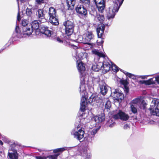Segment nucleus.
I'll use <instances>...</instances> for the list:
<instances>
[{
    "label": "nucleus",
    "mask_w": 159,
    "mask_h": 159,
    "mask_svg": "<svg viewBox=\"0 0 159 159\" xmlns=\"http://www.w3.org/2000/svg\"><path fill=\"white\" fill-rule=\"evenodd\" d=\"M65 27L64 30L66 34L69 36L73 33L75 27V23L73 20H67L63 23Z\"/></svg>",
    "instance_id": "nucleus-1"
},
{
    "label": "nucleus",
    "mask_w": 159,
    "mask_h": 159,
    "mask_svg": "<svg viewBox=\"0 0 159 159\" xmlns=\"http://www.w3.org/2000/svg\"><path fill=\"white\" fill-rule=\"evenodd\" d=\"M105 28V25L103 23L99 24L97 29V32L98 37L101 39L100 41L98 40L97 41V44L98 45L103 46V43L104 42V38L102 37Z\"/></svg>",
    "instance_id": "nucleus-2"
},
{
    "label": "nucleus",
    "mask_w": 159,
    "mask_h": 159,
    "mask_svg": "<svg viewBox=\"0 0 159 159\" xmlns=\"http://www.w3.org/2000/svg\"><path fill=\"white\" fill-rule=\"evenodd\" d=\"M149 110L152 114L159 116V102L153 99L151 103Z\"/></svg>",
    "instance_id": "nucleus-3"
},
{
    "label": "nucleus",
    "mask_w": 159,
    "mask_h": 159,
    "mask_svg": "<svg viewBox=\"0 0 159 159\" xmlns=\"http://www.w3.org/2000/svg\"><path fill=\"white\" fill-rule=\"evenodd\" d=\"M112 117L115 120L120 119L121 120L125 121L129 119V116L128 114H126L125 112L121 110H119L117 114L112 116Z\"/></svg>",
    "instance_id": "nucleus-4"
},
{
    "label": "nucleus",
    "mask_w": 159,
    "mask_h": 159,
    "mask_svg": "<svg viewBox=\"0 0 159 159\" xmlns=\"http://www.w3.org/2000/svg\"><path fill=\"white\" fill-rule=\"evenodd\" d=\"M76 13L82 16H85L88 14L87 8L82 4H78L75 8Z\"/></svg>",
    "instance_id": "nucleus-5"
},
{
    "label": "nucleus",
    "mask_w": 159,
    "mask_h": 159,
    "mask_svg": "<svg viewBox=\"0 0 159 159\" xmlns=\"http://www.w3.org/2000/svg\"><path fill=\"white\" fill-rule=\"evenodd\" d=\"M38 32V35L40 33H41L49 37H50L51 35V31L49 30L48 27L43 24L40 25Z\"/></svg>",
    "instance_id": "nucleus-6"
},
{
    "label": "nucleus",
    "mask_w": 159,
    "mask_h": 159,
    "mask_svg": "<svg viewBox=\"0 0 159 159\" xmlns=\"http://www.w3.org/2000/svg\"><path fill=\"white\" fill-rule=\"evenodd\" d=\"M109 62H111V61L109 60L108 61L107 60H105L102 62V70L103 71V72L104 73H107L110 70L111 65Z\"/></svg>",
    "instance_id": "nucleus-7"
},
{
    "label": "nucleus",
    "mask_w": 159,
    "mask_h": 159,
    "mask_svg": "<svg viewBox=\"0 0 159 159\" xmlns=\"http://www.w3.org/2000/svg\"><path fill=\"white\" fill-rule=\"evenodd\" d=\"M77 69L81 73L83 74L85 70V64L80 60H77L76 62Z\"/></svg>",
    "instance_id": "nucleus-8"
},
{
    "label": "nucleus",
    "mask_w": 159,
    "mask_h": 159,
    "mask_svg": "<svg viewBox=\"0 0 159 159\" xmlns=\"http://www.w3.org/2000/svg\"><path fill=\"white\" fill-rule=\"evenodd\" d=\"M84 134V131L81 128L79 129L77 131L75 132L73 134V135L75 138L81 142L80 140L83 138Z\"/></svg>",
    "instance_id": "nucleus-9"
},
{
    "label": "nucleus",
    "mask_w": 159,
    "mask_h": 159,
    "mask_svg": "<svg viewBox=\"0 0 159 159\" xmlns=\"http://www.w3.org/2000/svg\"><path fill=\"white\" fill-rule=\"evenodd\" d=\"M153 78H151L147 81H140V84H144L147 85H150L154 84L156 81L158 84H159V75L155 78V80H153Z\"/></svg>",
    "instance_id": "nucleus-10"
},
{
    "label": "nucleus",
    "mask_w": 159,
    "mask_h": 159,
    "mask_svg": "<svg viewBox=\"0 0 159 159\" xmlns=\"http://www.w3.org/2000/svg\"><path fill=\"white\" fill-rule=\"evenodd\" d=\"M29 26L32 28L33 30H35L36 34L38 35V31H39L40 26L39 25V23L37 20L34 21L31 24H30V25Z\"/></svg>",
    "instance_id": "nucleus-11"
},
{
    "label": "nucleus",
    "mask_w": 159,
    "mask_h": 159,
    "mask_svg": "<svg viewBox=\"0 0 159 159\" xmlns=\"http://www.w3.org/2000/svg\"><path fill=\"white\" fill-rule=\"evenodd\" d=\"M114 92L113 94V98L115 99L118 102H121L124 98V95L123 93H121Z\"/></svg>",
    "instance_id": "nucleus-12"
},
{
    "label": "nucleus",
    "mask_w": 159,
    "mask_h": 159,
    "mask_svg": "<svg viewBox=\"0 0 159 159\" xmlns=\"http://www.w3.org/2000/svg\"><path fill=\"white\" fill-rule=\"evenodd\" d=\"M87 100V98L84 97H83L81 99V102L80 103V110L83 112L85 111V108L88 103Z\"/></svg>",
    "instance_id": "nucleus-13"
},
{
    "label": "nucleus",
    "mask_w": 159,
    "mask_h": 159,
    "mask_svg": "<svg viewBox=\"0 0 159 159\" xmlns=\"http://www.w3.org/2000/svg\"><path fill=\"white\" fill-rule=\"evenodd\" d=\"M37 17L40 21H41L42 20L45 19V14L43 10V9H39L36 13Z\"/></svg>",
    "instance_id": "nucleus-14"
},
{
    "label": "nucleus",
    "mask_w": 159,
    "mask_h": 159,
    "mask_svg": "<svg viewBox=\"0 0 159 159\" xmlns=\"http://www.w3.org/2000/svg\"><path fill=\"white\" fill-rule=\"evenodd\" d=\"M105 118V115L103 111V112L99 114L98 116L95 117V120L96 122L98 123H102L104 121Z\"/></svg>",
    "instance_id": "nucleus-15"
},
{
    "label": "nucleus",
    "mask_w": 159,
    "mask_h": 159,
    "mask_svg": "<svg viewBox=\"0 0 159 159\" xmlns=\"http://www.w3.org/2000/svg\"><path fill=\"white\" fill-rule=\"evenodd\" d=\"M124 0H121L120 2L118 0H116L114 1V10H116V11H118L119 8L121 5L122 4Z\"/></svg>",
    "instance_id": "nucleus-16"
},
{
    "label": "nucleus",
    "mask_w": 159,
    "mask_h": 159,
    "mask_svg": "<svg viewBox=\"0 0 159 159\" xmlns=\"http://www.w3.org/2000/svg\"><path fill=\"white\" fill-rule=\"evenodd\" d=\"M118 11H116V10H114V7L111 10H109L108 12L107 13V18L108 19L110 20L111 19L113 18L116 15V13Z\"/></svg>",
    "instance_id": "nucleus-17"
},
{
    "label": "nucleus",
    "mask_w": 159,
    "mask_h": 159,
    "mask_svg": "<svg viewBox=\"0 0 159 159\" xmlns=\"http://www.w3.org/2000/svg\"><path fill=\"white\" fill-rule=\"evenodd\" d=\"M49 22L53 25H57L59 24L58 19L56 16L54 17H49Z\"/></svg>",
    "instance_id": "nucleus-18"
},
{
    "label": "nucleus",
    "mask_w": 159,
    "mask_h": 159,
    "mask_svg": "<svg viewBox=\"0 0 159 159\" xmlns=\"http://www.w3.org/2000/svg\"><path fill=\"white\" fill-rule=\"evenodd\" d=\"M66 2L68 9H73L76 0H66Z\"/></svg>",
    "instance_id": "nucleus-19"
},
{
    "label": "nucleus",
    "mask_w": 159,
    "mask_h": 159,
    "mask_svg": "<svg viewBox=\"0 0 159 159\" xmlns=\"http://www.w3.org/2000/svg\"><path fill=\"white\" fill-rule=\"evenodd\" d=\"M28 27H23V34H26L28 35H30L31 34L33 31V30L32 28L29 26Z\"/></svg>",
    "instance_id": "nucleus-20"
},
{
    "label": "nucleus",
    "mask_w": 159,
    "mask_h": 159,
    "mask_svg": "<svg viewBox=\"0 0 159 159\" xmlns=\"http://www.w3.org/2000/svg\"><path fill=\"white\" fill-rule=\"evenodd\" d=\"M98 11L100 13H103L106 7V3H102V4L96 5Z\"/></svg>",
    "instance_id": "nucleus-21"
},
{
    "label": "nucleus",
    "mask_w": 159,
    "mask_h": 159,
    "mask_svg": "<svg viewBox=\"0 0 159 159\" xmlns=\"http://www.w3.org/2000/svg\"><path fill=\"white\" fill-rule=\"evenodd\" d=\"M56 9L52 7H51L49 8L48 11V15L49 17H54L56 16Z\"/></svg>",
    "instance_id": "nucleus-22"
},
{
    "label": "nucleus",
    "mask_w": 159,
    "mask_h": 159,
    "mask_svg": "<svg viewBox=\"0 0 159 159\" xmlns=\"http://www.w3.org/2000/svg\"><path fill=\"white\" fill-rule=\"evenodd\" d=\"M102 62H98L96 65H94L92 66V68L94 71H98L99 70H102Z\"/></svg>",
    "instance_id": "nucleus-23"
},
{
    "label": "nucleus",
    "mask_w": 159,
    "mask_h": 159,
    "mask_svg": "<svg viewBox=\"0 0 159 159\" xmlns=\"http://www.w3.org/2000/svg\"><path fill=\"white\" fill-rule=\"evenodd\" d=\"M94 36L92 34V32H89L88 34L87 35L86 37H85V39L86 40V42H87V44H89V42L90 40L93 39L94 37Z\"/></svg>",
    "instance_id": "nucleus-24"
},
{
    "label": "nucleus",
    "mask_w": 159,
    "mask_h": 159,
    "mask_svg": "<svg viewBox=\"0 0 159 159\" xmlns=\"http://www.w3.org/2000/svg\"><path fill=\"white\" fill-rule=\"evenodd\" d=\"M8 156L10 159H18V154L16 150H15L14 153L8 152Z\"/></svg>",
    "instance_id": "nucleus-25"
},
{
    "label": "nucleus",
    "mask_w": 159,
    "mask_h": 159,
    "mask_svg": "<svg viewBox=\"0 0 159 159\" xmlns=\"http://www.w3.org/2000/svg\"><path fill=\"white\" fill-rule=\"evenodd\" d=\"M78 43H82L84 44H87L85 38H84L81 35H79L78 38L75 40Z\"/></svg>",
    "instance_id": "nucleus-26"
},
{
    "label": "nucleus",
    "mask_w": 159,
    "mask_h": 159,
    "mask_svg": "<svg viewBox=\"0 0 159 159\" xmlns=\"http://www.w3.org/2000/svg\"><path fill=\"white\" fill-rule=\"evenodd\" d=\"M100 89L101 94L103 95H106L108 91L106 86L104 85H101L100 86Z\"/></svg>",
    "instance_id": "nucleus-27"
},
{
    "label": "nucleus",
    "mask_w": 159,
    "mask_h": 159,
    "mask_svg": "<svg viewBox=\"0 0 159 159\" xmlns=\"http://www.w3.org/2000/svg\"><path fill=\"white\" fill-rule=\"evenodd\" d=\"M80 92V93H85L86 91L85 88V84L80 83L79 87Z\"/></svg>",
    "instance_id": "nucleus-28"
},
{
    "label": "nucleus",
    "mask_w": 159,
    "mask_h": 159,
    "mask_svg": "<svg viewBox=\"0 0 159 159\" xmlns=\"http://www.w3.org/2000/svg\"><path fill=\"white\" fill-rule=\"evenodd\" d=\"M96 94L93 93L89 98L88 102L90 104H91L92 102L96 100Z\"/></svg>",
    "instance_id": "nucleus-29"
},
{
    "label": "nucleus",
    "mask_w": 159,
    "mask_h": 159,
    "mask_svg": "<svg viewBox=\"0 0 159 159\" xmlns=\"http://www.w3.org/2000/svg\"><path fill=\"white\" fill-rule=\"evenodd\" d=\"M96 17L98 21H100V23H103L105 20V17L103 15L97 14L96 15Z\"/></svg>",
    "instance_id": "nucleus-30"
},
{
    "label": "nucleus",
    "mask_w": 159,
    "mask_h": 159,
    "mask_svg": "<svg viewBox=\"0 0 159 159\" xmlns=\"http://www.w3.org/2000/svg\"><path fill=\"white\" fill-rule=\"evenodd\" d=\"M111 107V102L109 100H107L106 102L105 105V109L107 110L108 111L110 110V108Z\"/></svg>",
    "instance_id": "nucleus-31"
},
{
    "label": "nucleus",
    "mask_w": 159,
    "mask_h": 159,
    "mask_svg": "<svg viewBox=\"0 0 159 159\" xmlns=\"http://www.w3.org/2000/svg\"><path fill=\"white\" fill-rule=\"evenodd\" d=\"M66 147H63L62 148H58L54 149L53 150V152L54 153H57V152H62L66 150Z\"/></svg>",
    "instance_id": "nucleus-32"
},
{
    "label": "nucleus",
    "mask_w": 159,
    "mask_h": 159,
    "mask_svg": "<svg viewBox=\"0 0 159 159\" xmlns=\"http://www.w3.org/2000/svg\"><path fill=\"white\" fill-rule=\"evenodd\" d=\"M147 104L143 100L140 99V107L143 109L145 108Z\"/></svg>",
    "instance_id": "nucleus-33"
},
{
    "label": "nucleus",
    "mask_w": 159,
    "mask_h": 159,
    "mask_svg": "<svg viewBox=\"0 0 159 159\" xmlns=\"http://www.w3.org/2000/svg\"><path fill=\"white\" fill-rule=\"evenodd\" d=\"M139 102V98H135L132 100L130 103V105L132 104L134 106H137V103Z\"/></svg>",
    "instance_id": "nucleus-34"
},
{
    "label": "nucleus",
    "mask_w": 159,
    "mask_h": 159,
    "mask_svg": "<svg viewBox=\"0 0 159 159\" xmlns=\"http://www.w3.org/2000/svg\"><path fill=\"white\" fill-rule=\"evenodd\" d=\"M88 148L87 147H85L83 148L81 150V153L82 156H85V154L88 153Z\"/></svg>",
    "instance_id": "nucleus-35"
},
{
    "label": "nucleus",
    "mask_w": 159,
    "mask_h": 159,
    "mask_svg": "<svg viewBox=\"0 0 159 159\" xmlns=\"http://www.w3.org/2000/svg\"><path fill=\"white\" fill-rule=\"evenodd\" d=\"M115 124V123L114 122L112 123V120H109L106 123V125L107 126H108L110 128H111L114 126Z\"/></svg>",
    "instance_id": "nucleus-36"
},
{
    "label": "nucleus",
    "mask_w": 159,
    "mask_h": 159,
    "mask_svg": "<svg viewBox=\"0 0 159 159\" xmlns=\"http://www.w3.org/2000/svg\"><path fill=\"white\" fill-rule=\"evenodd\" d=\"M60 155L59 153H57L53 155H50L47 157L49 159H57V157Z\"/></svg>",
    "instance_id": "nucleus-37"
},
{
    "label": "nucleus",
    "mask_w": 159,
    "mask_h": 159,
    "mask_svg": "<svg viewBox=\"0 0 159 159\" xmlns=\"http://www.w3.org/2000/svg\"><path fill=\"white\" fill-rule=\"evenodd\" d=\"M124 74L126 75L127 76H128L131 78H132L133 80H135L136 79V76L128 72H126L125 73H124Z\"/></svg>",
    "instance_id": "nucleus-38"
},
{
    "label": "nucleus",
    "mask_w": 159,
    "mask_h": 159,
    "mask_svg": "<svg viewBox=\"0 0 159 159\" xmlns=\"http://www.w3.org/2000/svg\"><path fill=\"white\" fill-rule=\"evenodd\" d=\"M96 5L102 4L105 2V0H93Z\"/></svg>",
    "instance_id": "nucleus-39"
},
{
    "label": "nucleus",
    "mask_w": 159,
    "mask_h": 159,
    "mask_svg": "<svg viewBox=\"0 0 159 159\" xmlns=\"http://www.w3.org/2000/svg\"><path fill=\"white\" fill-rule=\"evenodd\" d=\"M30 24L28 23V21L26 20H22L21 24L23 26V27H26V26H28L30 25Z\"/></svg>",
    "instance_id": "nucleus-40"
},
{
    "label": "nucleus",
    "mask_w": 159,
    "mask_h": 159,
    "mask_svg": "<svg viewBox=\"0 0 159 159\" xmlns=\"http://www.w3.org/2000/svg\"><path fill=\"white\" fill-rule=\"evenodd\" d=\"M111 67L114 72H116L119 71V67L115 64H112Z\"/></svg>",
    "instance_id": "nucleus-41"
},
{
    "label": "nucleus",
    "mask_w": 159,
    "mask_h": 159,
    "mask_svg": "<svg viewBox=\"0 0 159 159\" xmlns=\"http://www.w3.org/2000/svg\"><path fill=\"white\" fill-rule=\"evenodd\" d=\"M32 13V11L31 9L27 8L26 10V14L29 16H31Z\"/></svg>",
    "instance_id": "nucleus-42"
},
{
    "label": "nucleus",
    "mask_w": 159,
    "mask_h": 159,
    "mask_svg": "<svg viewBox=\"0 0 159 159\" xmlns=\"http://www.w3.org/2000/svg\"><path fill=\"white\" fill-rule=\"evenodd\" d=\"M137 106H134L132 104L130 105L131 110L133 113H135L137 112V110L136 108Z\"/></svg>",
    "instance_id": "nucleus-43"
},
{
    "label": "nucleus",
    "mask_w": 159,
    "mask_h": 159,
    "mask_svg": "<svg viewBox=\"0 0 159 159\" xmlns=\"http://www.w3.org/2000/svg\"><path fill=\"white\" fill-rule=\"evenodd\" d=\"M78 57L79 58L78 60H80L81 61L82 60L84 59L86 57L84 55V54L83 53H79Z\"/></svg>",
    "instance_id": "nucleus-44"
},
{
    "label": "nucleus",
    "mask_w": 159,
    "mask_h": 159,
    "mask_svg": "<svg viewBox=\"0 0 159 159\" xmlns=\"http://www.w3.org/2000/svg\"><path fill=\"white\" fill-rule=\"evenodd\" d=\"M80 80V83L85 84V76L83 75V74H81Z\"/></svg>",
    "instance_id": "nucleus-45"
},
{
    "label": "nucleus",
    "mask_w": 159,
    "mask_h": 159,
    "mask_svg": "<svg viewBox=\"0 0 159 159\" xmlns=\"http://www.w3.org/2000/svg\"><path fill=\"white\" fill-rule=\"evenodd\" d=\"M120 83L121 84L124 85V87L127 86L128 83L126 80H120Z\"/></svg>",
    "instance_id": "nucleus-46"
},
{
    "label": "nucleus",
    "mask_w": 159,
    "mask_h": 159,
    "mask_svg": "<svg viewBox=\"0 0 159 159\" xmlns=\"http://www.w3.org/2000/svg\"><path fill=\"white\" fill-rule=\"evenodd\" d=\"M85 155V156H82L84 159H90L91 157V154L90 153H88Z\"/></svg>",
    "instance_id": "nucleus-47"
},
{
    "label": "nucleus",
    "mask_w": 159,
    "mask_h": 159,
    "mask_svg": "<svg viewBox=\"0 0 159 159\" xmlns=\"http://www.w3.org/2000/svg\"><path fill=\"white\" fill-rule=\"evenodd\" d=\"M56 40L59 43H63V40L62 38L57 37L56 38Z\"/></svg>",
    "instance_id": "nucleus-48"
},
{
    "label": "nucleus",
    "mask_w": 159,
    "mask_h": 159,
    "mask_svg": "<svg viewBox=\"0 0 159 159\" xmlns=\"http://www.w3.org/2000/svg\"><path fill=\"white\" fill-rule=\"evenodd\" d=\"M124 90L126 93H128L129 92V90L128 87L127 86L124 87Z\"/></svg>",
    "instance_id": "nucleus-49"
},
{
    "label": "nucleus",
    "mask_w": 159,
    "mask_h": 159,
    "mask_svg": "<svg viewBox=\"0 0 159 159\" xmlns=\"http://www.w3.org/2000/svg\"><path fill=\"white\" fill-rule=\"evenodd\" d=\"M100 57H105V55L102 52H99L98 56Z\"/></svg>",
    "instance_id": "nucleus-50"
},
{
    "label": "nucleus",
    "mask_w": 159,
    "mask_h": 159,
    "mask_svg": "<svg viewBox=\"0 0 159 159\" xmlns=\"http://www.w3.org/2000/svg\"><path fill=\"white\" fill-rule=\"evenodd\" d=\"M97 131L98 129H93L91 132V134L94 135L97 133Z\"/></svg>",
    "instance_id": "nucleus-51"
},
{
    "label": "nucleus",
    "mask_w": 159,
    "mask_h": 159,
    "mask_svg": "<svg viewBox=\"0 0 159 159\" xmlns=\"http://www.w3.org/2000/svg\"><path fill=\"white\" fill-rule=\"evenodd\" d=\"M36 2L39 4H40L41 3H44L43 0H35Z\"/></svg>",
    "instance_id": "nucleus-52"
},
{
    "label": "nucleus",
    "mask_w": 159,
    "mask_h": 159,
    "mask_svg": "<svg viewBox=\"0 0 159 159\" xmlns=\"http://www.w3.org/2000/svg\"><path fill=\"white\" fill-rule=\"evenodd\" d=\"M36 159H47L45 157L36 156Z\"/></svg>",
    "instance_id": "nucleus-53"
},
{
    "label": "nucleus",
    "mask_w": 159,
    "mask_h": 159,
    "mask_svg": "<svg viewBox=\"0 0 159 159\" xmlns=\"http://www.w3.org/2000/svg\"><path fill=\"white\" fill-rule=\"evenodd\" d=\"M99 52V51L96 50L93 51V53L97 56H98Z\"/></svg>",
    "instance_id": "nucleus-54"
},
{
    "label": "nucleus",
    "mask_w": 159,
    "mask_h": 159,
    "mask_svg": "<svg viewBox=\"0 0 159 159\" xmlns=\"http://www.w3.org/2000/svg\"><path fill=\"white\" fill-rule=\"evenodd\" d=\"M17 20L18 21H20L21 20L20 16V12H18L17 15Z\"/></svg>",
    "instance_id": "nucleus-55"
},
{
    "label": "nucleus",
    "mask_w": 159,
    "mask_h": 159,
    "mask_svg": "<svg viewBox=\"0 0 159 159\" xmlns=\"http://www.w3.org/2000/svg\"><path fill=\"white\" fill-rule=\"evenodd\" d=\"M129 125L128 124H126L124 125V128L125 129H128L129 128Z\"/></svg>",
    "instance_id": "nucleus-56"
},
{
    "label": "nucleus",
    "mask_w": 159,
    "mask_h": 159,
    "mask_svg": "<svg viewBox=\"0 0 159 159\" xmlns=\"http://www.w3.org/2000/svg\"><path fill=\"white\" fill-rule=\"evenodd\" d=\"M19 30H20V28L19 27V26H16V28H15V30H16V32L17 33H18L19 32Z\"/></svg>",
    "instance_id": "nucleus-57"
},
{
    "label": "nucleus",
    "mask_w": 159,
    "mask_h": 159,
    "mask_svg": "<svg viewBox=\"0 0 159 159\" xmlns=\"http://www.w3.org/2000/svg\"><path fill=\"white\" fill-rule=\"evenodd\" d=\"M140 78H141L142 79H144L146 78V76H140Z\"/></svg>",
    "instance_id": "nucleus-58"
},
{
    "label": "nucleus",
    "mask_w": 159,
    "mask_h": 159,
    "mask_svg": "<svg viewBox=\"0 0 159 159\" xmlns=\"http://www.w3.org/2000/svg\"><path fill=\"white\" fill-rule=\"evenodd\" d=\"M3 142L1 140H0V145H3Z\"/></svg>",
    "instance_id": "nucleus-59"
},
{
    "label": "nucleus",
    "mask_w": 159,
    "mask_h": 159,
    "mask_svg": "<svg viewBox=\"0 0 159 159\" xmlns=\"http://www.w3.org/2000/svg\"><path fill=\"white\" fill-rule=\"evenodd\" d=\"M16 146V145L15 144V143L14 144H13L12 145V146Z\"/></svg>",
    "instance_id": "nucleus-60"
},
{
    "label": "nucleus",
    "mask_w": 159,
    "mask_h": 159,
    "mask_svg": "<svg viewBox=\"0 0 159 159\" xmlns=\"http://www.w3.org/2000/svg\"><path fill=\"white\" fill-rule=\"evenodd\" d=\"M80 126L79 125H78L77 126V129H78L80 127Z\"/></svg>",
    "instance_id": "nucleus-61"
},
{
    "label": "nucleus",
    "mask_w": 159,
    "mask_h": 159,
    "mask_svg": "<svg viewBox=\"0 0 159 159\" xmlns=\"http://www.w3.org/2000/svg\"><path fill=\"white\" fill-rule=\"evenodd\" d=\"M152 122L153 123V122H154V121H152Z\"/></svg>",
    "instance_id": "nucleus-62"
}]
</instances>
